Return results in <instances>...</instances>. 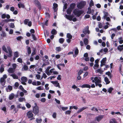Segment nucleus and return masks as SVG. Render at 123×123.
<instances>
[{
	"label": "nucleus",
	"instance_id": "obj_33",
	"mask_svg": "<svg viewBox=\"0 0 123 123\" xmlns=\"http://www.w3.org/2000/svg\"><path fill=\"white\" fill-rule=\"evenodd\" d=\"M19 53L18 52L16 51L14 53V56L16 57H18L19 56Z\"/></svg>",
	"mask_w": 123,
	"mask_h": 123
},
{
	"label": "nucleus",
	"instance_id": "obj_20",
	"mask_svg": "<svg viewBox=\"0 0 123 123\" xmlns=\"http://www.w3.org/2000/svg\"><path fill=\"white\" fill-rule=\"evenodd\" d=\"M104 80L106 82V84H108L110 83V81L109 80V79L107 77H105Z\"/></svg>",
	"mask_w": 123,
	"mask_h": 123
},
{
	"label": "nucleus",
	"instance_id": "obj_63",
	"mask_svg": "<svg viewBox=\"0 0 123 123\" xmlns=\"http://www.w3.org/2000/svg\"><path fill=\"white\" fill-rule=\"evenodd\" d=\"M83 73V71L82 70H80L78 73V75H80Z\"/></svg>",
	"mask_w": 123,
	"mask_h": 123
},
{
	"label": "nucleus",
	"instance_id": "obj_44",
	"mask_svg": "<svg viewBox=\"0 0 123 123\" xmlns=\"http://www.w3.org/2000/svg\"><path fill=\"white\" fill-rule=\"evenodd\" d=\"M23 68L24 70L25 71L27 70L28 69V67L26 65H24Z\"/></svg>",
	"mask_w": 123,
	"mask_h": 123
},
{
	"label": "nucleus",
	"instance_id": "obj_26",
	"mask_svg": "<svg viewBox=\"0 0 123 123\" xmlns=\"http://www.w3.org/2000/svg\"><path fill=\"white\" fill-rule=\"evenodd\" d=\"M117 49L120 51H121L123 49V44L119 45L117 47Z\"/></svg>",
	"mask_w": 123,
	"mask_h": 123
},
{
	"label": "nucleus",
	"instance_id": "obj_23",
	"mask_svg": "<svg viewBox=\"0 0 123 123\" xmlns=\"http://www.w3.org/2000/svg\"><path fill=\"white\" fill-rule=\"evenodd\" d=\"M75 55H74L73 56L74 57H75L76 56V55H78L79 53V50L77 48H76L74 52Z\"/></svg>",
	"mask_w": 123,
	"mask_h": 123
},
{
	"label": "nucleus",
	"instance_id": "obj_61",
	"mask_svg": "<svg viewBox=\"0 0 123 123\" xmlns=\"http://www.w3.org/2000/svg\"><path fill=\"white\" fill-rule=\"evenodd\" d=\"M36 77L37 79L39 80L41 76L37 74L36 75Z\"/></svg>",
	"mask_w": 123,
	"mask_h": 123
},
{
	"label": "nucleus",
	"instance_id": "obj_41",
	"mask_svg": "<svg viewBox=\"0 0 123 123\" xmlns=\"http://www.w3.org/2000/svg\"><path fill=\"white\" fill-rule=\"evenodd\" d=\"M43 87L41 86H40L37 87L36 88V89L38 90H43Z\"/></svg>",
	"mask_w": 123,
	"mask_h": 123
},
{
	"label": "nucleus",
	"instance_id": "obj_51",
	"mask_svg": "<svg viewBox=\"0 0 123 123\" xmlns=\"http://www.w3.org/2000/svg\"><path fill=\"white\" fill-rule=\"evenodd\" d=\"M26 106V107L28 108H30L31 107V105L30 104L28 103H27Z\"/></svg>",
	"mask_w": 123,
	"mask_h": 123
},
{
	"label": "nucleus",
	"instance_id": "obj_6",
	"mask_svg": "<svg viewBox=\"0 0 123 123\" xmlns=\"http://www.w3.org/2000/svg\"><path fill=\"white\" fill-rule=\"evenodd\" d=\"M39 108L38 106L36 105L34 107L33 109V112L35 114L38 113L39 112Z\"/></svg>",
	"mask_w": 123,
	"mask_h": 123
},
{
	"label": "nucleus",
	"instance_id": "obj_15",
	"mask_svg": "<svg viewBox=\"0 0 123 123\" xmlns=\"http://www.w3.org/2000/svg\"><path fill=\"white\" fill-rule=\"evenodd\" d=\"M12 89V86H8L6 88V90L7 92H9L11 91Z\"/></svg>",
	"mask_w": 123,
	"mask_h": 123
},
{
	"label": "nucleus",
	"instance_id": "obj_48",
	"mask_svg": "<svg viewBox=\"0 0 123 123\" xmlns=\"http://www.w3.org/2000/svg\"><path fill=\"white\" fill-rule=\"evenodd\" d=\"M17 61L18 62L20 63L22 62V59L20 58H18L17 59Z\"/></svg>",
	"mask_w": 123,
	"mask_h": 123
},
{
	"label": "nucleus",
	"instance_id": "obj_4",
	"mask_svg": "<svg viewBox=\"0 0 123 123\" xmlns=\"http://www.w3.org/2000/svg\"><path fill=\"white\" fill-rule=\"evenodd\" d=\"M86 4V2L85 1H82L79 3L77 5V7L79 9L82 8Z\"/></svg>",
	"mask_w": 123,
	"mask_h": 123
},
{
	"label": "nucleus",
	"instance_id": "obj_7",
	"mask_svg": "<svg viewBox=\"0 0 123 123\" xmlns=\"http://www.w3.org/2000/svg\"><path fill=\"white\" fill-rule=\"evenodd\" d=\"M21 83L23 85H26V83L25 82L27 80V78L26 77L23 76L21 78Z\"/></svg>",
	"mask_w": 123,
	"mask_h": 123
},
{
	"label": "nucleus",
	"instance_id": "obj_21",
	"mask_svg": "<svg viewBox=\"0 0 123 123\" xmlns=\"http://www.w3.org/2000/svg\"><path fill=\"white\" fill-rule=\"evenodd\" d=\"M118 41L120 44H122L123 43V38L122 37L119 38L118 39Z\"/></svg>",
	"mask_w": 123,
	"mask_h": 123
},
{
	"label": "nucleus",
	"instance_id": "obj_24",
	"mask_svg": "<svg viewBox=\"0 0 123 123\" xmlns=\"http://www.w3.org/2000/svg\"><path fill=\"white\" fill-rule=\"evenodd\" d=\"M106 60V57L103 58L101 61V63L103 64H105Z\"/></svg>",
	"mask_w": 123,
	"mask_h": 123
},
{
	"label": "nucleus",
	"instance_id": "obj_56",
	"mask_svg": "<svg viewBox=\"0 0 123 123\" xmlns=\"http://www.w3.org/2000/svg\"><path fill=\"white\" fill-rule=\"evenodd\" d=\"M31 35H32V38L33 39V40H36V38L35 37V34H31Z\"/></svg>",
	"mask_w": 123,
	"mask_h": 123
},
{
	"label": "nucleus",
	"instance_id": "obj_11",
	"mask_svg": "<svg viewBox=\"0 0 123 123\" xmlns=\"http://www.w3.org/2000/svg\"><path fill=\"white\" fill-rule=\"evenodd\" d=\"M51 82L55 86L58 87L59 88H60L59 83H58L57 81H51Z\"/></svg>",
	"mask_w": 123,
	"mask_h": 123
},
{
	"label": "nucleus",
	"instance_id": "obj_9",
	"mask_svg": "<svg viewBox=\"0 0 123 123\" xmlns=\"http://www.w3.org/2000/svg\"><path fill=\"white\" fill-rule=\"evenodd\" d=\"M74 14L76 16L79 17L82 13V12L81 11L79 10L75 11L74 12Z\"/></svg>",
	"mask_w": 123,
	"mask_h": 123
},
{
	"label": "nucleus",
	"instance_id": "obj_60",
	"mask_svg": "<svg viewBox=\"0 0 123 123\" xmlns=\"http://www.w3.org/2000/svg\"><path fill=\"white\" fill-rule=\"evenodd\" d=\"M91 110L92 111H98L97 109L96 108H95L94 107L92 108Z\"/></svg>",
	"mask_w": 123,
	"mask_h": 123
},
{
	"label": "nucleus",
	"instance_id": "obj_43",
	"mask_svg": "<svg viewBox=\"0 0 123 123\" xmlns=\"http://www.w3.org/2000/svg\"><path fill=\"white\" fill-rule=\"evenodd\" d=\"M99 65L98 64H95L93 66V68L95 69H97Z\"/></svg>",
	"mask_w": 123,
	"mask_h": 123
},
{
	"label": "nucleus",
	"instance_id": "obj_40",
	"mask_svg": "<svg viewBox=\"0 0 123 123\" xmlns=\"http://www.w3.org/2000/svg\"><path fill=\"white\" fill-rule=\"evenodd\" d=\"M72 11V10L71 8H68L67 10V13L68 14H70Z\"/></svg>",
	"mask_w": 123,
	"mask_h": 123
},
{
	"label": "nucleus",
	"instance_id": "obj_27",
	"mask_svg": "<svg viewBox=\"0 0 123 123\" xmlns=\"http://www.w3.org/2000/svg\"><path fill=\"white\" fill-rule=\"evenodd\" d=\"M51 33L53 35H55L57 34V32L55 29H53L52 30Z\"/></svg>",
	"mask_w": 123,
	"mask_h": 123
},
{
	"label": "nucleus",
	"instance_id": "obj_28",
	"mask_svg": "<svg viewBox=\"0 0 123 123\" xmlns=\"http://www.w3.org/2000/svg\"><path fill=\"white\" fill-rule=\"evenodd\" d=\"M4 66L3 65H1L0 68V72L2 73L4 71Z\"/></svg>",
	"mask_w": 123,
	"mask_h": 123
},
{
	"label": "nucleus",
	"instance_id": "obj_22",
	"mask_svg": "<svg viewBox=\"0 0 123 123\" xmlns=\"http://www.w3.org/2000/svg\"><path fill=\"white\" fill-rule=\"evenodd\" d=\"M18 100L19 102H22L23 101H26V99L25 98H24L20 97L18 99Z\"/></svg>",
	"mask_w": 123,
	"mask_h": 123
},
{
	"label": "nucleus",
	"instance_id": "obj_12",
	"mask_svg": "<svg viewBox=\"0 0 123 123\" xmlns=\"http://www.w3.org/2000/svg\"><path fill=\"white\" fill-rule=\"evenodd\" d=\"M103 117V116L102 115H100L96 117L95 118V120L99 122L102 119Z\"/></svg>",
	"mask_w": 123,
	"mask_h": 123
},
{
	"label": "nucleus",
	"instance_id": "obj_17",
	"mask_svg": "<svg viewBox=\"0 0 123 123\" xmlns=\"http://www.w3.org/2000/svg\"><path fill=\"white\" fill-rule=\"evenodd\" d=\"M15 71V69L12 68H10L8 70V72L10 73H12Z\"/></svg>",
	"mask_w": 123,
	"mask_h": 123
},
{
	"label": "nucleus",
	"instance_id": "obj_62",
	"mask_svg": "<svg viewBox=\"0 0 123 123\" xmlns=\"http://www.w3.org/2000/svg\"><path fill=\"white\" fill-rule=\"evenodd\" d=\"M19 94L20 96L22 97L24 95V93L23 92H21L19 93Z\"/></svg>",
	"mask_w": 123,
	"mask_h": 123
},
{
	"label": "nucleus",
	"instance_id": "obj_53",
	"mask_svg": "<svg viewBox=\"0 0 123 123\" xmlns=\"http://www.w3.org/2000/svg\"><path fill=\"white\" fill-rule=\"evenodd\" d=\"M17 66V65L15 63L13 64H12V66L13 67V68L14 69H15V68H16Z\"/></svg>",
	"mask_w": 123,
	"mask_h": 123
},
{
	"label": "nucleus",
	"instance_id": "obj_29",
	"mask_svg": "<svg viewBox=\"0 0 123 123\" xmlns=\"http://www.w3.org/2000/svg\"><path fill=\"white\" fill-rule=\"evenodd\" d=\"M110 123H117V122L116 120L113 118L110 119Z\"/></svg>",
	"mask_w": 123,
	"mask_h": 123
},
{
	"label": "nucleus",
	"instance_id": "obj_2",
	"mask_svg": "<svg viewBox=\"0 0 123 123\" xmlns=\"http://www.w3.org/2000/svg\"><path fill=\"white\" fill-rule=\"evenodd\" d=\"M51 68V67L50 66L48 67L45 70V72L48 76H49L52 73H53V71L55 70L54 68L51 69L50 70Z\"/></svg>",
	"mask_w": 123,
	"mask_h": 123
},
{
	"label": "nucleus",
	"instance_id": "obj_50",
	"mask_svg": "<svg viewBox=\"0 0 123 123\" xmlns=\"http://www.w3.org/2000/svg\"><path fill=\"white\" fill-rule=\"evenodd\" d=\"M89 5L90 6H92L94 5V3L92 0H91Z\"/></svg>",
	"mask_w": 123,
	"mask_h": 123
},
{
	"label": "nucleus",
	"instance_id": "obj_45",
	"mask_svg": "<svg viewBox=\"0 0 123 123\" xmlns=\"http://www.w3.org/2000/svg\"><path fill=\"white\" fill-rule=\"evenodd\" d=\"M29 20L28 19H26L24 21V24L25 25H27L29 22Z\"/></svg>",
	"mask_w": 123,
	"mask_h": 123
},
{
	"label": "nucleus",
	"instance_id": "obj_57",
	"mask_svg": "<svg viewBox=\"0 0 123 123\" xmlns=\"http://www.w3.org/2000/svg\"><path fill=\"white\" fill-rule=\"evenodd\" d=\"M61 75H58L57 78V79L59 80H61Z\"/></svg>",
	"mask_w": 123,
	"mask_h": 123
},
{
	"label": "nucleus",
	"instance_id": "obj_55",
	"mask_svg": "<svg viewBox=\"0 0 123 123\" xmlns=\"http://www.w3.org/2000/svg\"><path fill=\"white\" fill-rule=\"evenodd\" d=\"M71 113V111L70 110H68L66 111L65 113L66 114H70Z\"/></svg>",
	"mask_w": 123,
	"mask_h": 123
},
{
	"label": "nucleus",
	"instance_id": "obj_10",
	"mask_svg": "<svg viewBox=\"0 0 123 123\" xmlns=\"http://www.w3.org/2000/svg\"><path fill=\"white\" fill-rule=\"evenodd\" d=\"M83 32L85 34L87 33L88 34L90 33V32L89 30V27L88 26L85 27L83 31Z\"/></svg>",
	"mask_w": 123,
	"mask_h": 123
},
{
	"label": "nucleus",
	"instance_id": "obj_49",
	"mask_svg": "<svg viewBox=\"0 0 123 123\" xmlns=\"http://www.w3.org/2000/svg\"><path fill=\"white\" fill-rule=\"evenodd\" d=\"M2 49L5 52L7 51L5 45H3V46L2 47Z\"/></svg>",
	"mask_w": 123,
	"mask_h": 123
},
{
	"label": "nucleus",
	"instance_id": "obj_47",
	"mask_svg": "<svg viewBox=\"0 0 123 123\" xmlns=\"http://www.w3.org/2000/svg\"><path fill=\"white\" fill-rule=\"evenodd\" d=\"M40 100L41 102L44 103L45 102L46 100L45 98H42Z\"/></svg>",
	"mask_w": 123,
	"mask_h": 123
},
{
	"label": "nucleus",
	"instance_id": "obj_31",
	"mask_svg": "<svg viewBox=\"0 0 123 123\" xmlns=\"http://www.w3.org/2000/svg\"><path fill=\"white\" fill-rule=\"evenodd\" d=\"M34 3L38 6H40V4L37 0H35L34 1Z\"/></svg>",
	"mask_w": 123,
	"mask_h": 123
},
{
	"label": "nucleus",
	"instance_id": "obj_13",
	"mask_svg": "<svg viewBox=\"0 0 123 123\" xmlns=\"http://www.w3.org/2000/svg\"><path fill=\"white\" fill-rule=\"evenodd\" d=\"M10 75L14 79H17L18 78V76L15 74L13 73V74H11Z\"/></svg>",
	"mask_w": 123,
	"mask_h": 123
},
{
	"label": "nucleus",
	"instance_id": "obj_36",
	"mask_svg": "<svg viewBox=\"0 0 123 123\" xmlns=\"http://www.w3.org/2000/svg\"><path fill=\"white\" fill-rule=\"evenodd\" d=\"M68 108V107H62L60 108V109L61 110V109L62 110L64 111L67 110Z\"/></svg>",
	"mask_w": 123,
	"mask_h": 123
},
{
	"label": "nucleus",
	"instance_id": "obj_18",
	"mask_svg": "<svg viewBox=\"0 0 123 123\" xmlns=\"http://www.w3.org/2000/svg\"><path fill=\"white\" fill-rule=\"evenodd\" d=\"M66 18L68 19L71 21L72 20L73 17L71 16L67 15L66 14L65 15Z\"/></svg>",
	"mask_w": 123,
	"mask_h": 123
},
{
	"label": "nucleus",
	"instance_id": "obj_35",
	"mask_svg": "<svg viewBox=\"0 0 123 123\" xmlns=\"http://www.w3.org/2000/svg\"><path fill=\"white\" fill-rule=\"evenodd\" d=\"M1 109L4 111L5 114H6L7 111L6 107L5 106L2 107L1 108Z\"/></svg>",
	"mask_w": 123,
	"mask_h": 123
},
{
	"label": "nucleus",
	"instance_id": "obj_59",
	"mask_svg": "<svg viewBox=\"0 0 123 123\" xmlns=\"http://www.w3.org/2000/svg\"><path fill=\"white\" fill-rule=\"evenodd\" d=\"M21 104H18L17 106V108H21Z\"/></svg>",
	"mask_w": 123,
	"mask_h": 123
},
{
	"label": "nucleus",
	"instance_id": "obj_54",
	"mask_svg": "<svg viewBox=\"0 0 123 123\" xmlns=\"http://www.w3.org/2000/svg\"><path fill=\"white\" fill-rule=\"evenodd\" d=\"M1 35L3 37H6V35L5 32H2V33Z\"/></svg>",
	"mask_w": 123,
	"mask_h": 123
},
{
	"label": "nucleus",
	"instance_id": "obj_52",
	"mask_svg": "<svg viewBox=\"0 0 123 123\" xmlns=\"http://www.w3.org/2000/svg\"><path fill=\"white\" fill-rule=\"evenodd\" d=\"M96 71L98 73H99L100 74H102V72L101 71V69H98Z\"/></svg>",
	"mask_w": 123,
	"mask_h": 123
},
{
	"label": "nucleus",
	"instance_id": "obj_30",
	"mask_svg": "<svg viewBox=\"0 0 123 123\" xmlns=\"http://www.w3.org/2000/svg\"><path fill=\"white\" fill-rule=\"evenodd\" d=\"M18 7L19 8L21 7L24 8L25 7L24 5L22 4L21 3H19L18 4Z\"/></svg>",
	"mask_w": 123,
	"mask_h": 123
},
{
	"label": "nucleus",
	"instance_id": "obj_38",
	"mask_svg": "<svg viewBox=\"0 0 123 123\" xmlns=\"http://www.w3.org/2000/svg\"><path fill=\"white\" fill-rule=\"evenodd\" d=\"M113 89L111 87H110L109 88L107 89V91L109 93H111L112 92V91L113 90Z\"/></svg>",
	"mask_w": 123,
	"mask_h": 123
},
{
	"label": "nucleus",
	"instance_id": "obj_58",
	"mask_svg": "<svg viewBox=\"0 0 123 123\" xmlns=\"http://www.w3.org/2000/svg\"><path fill=\"white\" fill-rule=\"evenodd\" d=\"M35 65H32L30 66V69H31V68L34 69V68H35Z\"/></svg>",
	"mask_w": 123,
	"mask_h": 123
},
{
	"label": "nucleus",
	"instance_id": "obj_32",
	"mask_svg": "<svg viewBox=\"0 0 123 123\" xmlns=\"http://www.w3.org/2000/svg\"><path fill=\"white\" fill-rule=\"evenodd\" d=\"M67 37L68 38L71 39L72 38V36L70 33H68L67 34Z\"/></svg>",
	"mask_w": 123,
	"mask_h": 123
},
{
	"label": "nucleus",
	"instance_id": "obj_37",
	"mask_svg": "<svg viewBox=\"0 0 123 123\" xmlns=\"http://www.w3.org/2000/svg\"><path fill=\"white\" fill-rule=\"evenodd\" d=\"M42 119L41 118H37L36 119V121L37 123H40L42 122Z\"/></svg>",
	"mask_w": 123,
	"mask_h": 123
},
{
	"label": "nucleus",
	"instance_id": "obj_3",
	"mask_svg": "<svg viewBox=\"0 0 123 123\" xmlns=\"http://www.w3.org/2000/svg\"><path fill=\"white\" fill-rule=\"evenodd\" d=\"M7 78V76L6 75H4L3 77L1 78L0 80V83L2 86H4L5 84L6 81L5 80Z\"/></svg>",
	"mask_w": 123,
	"mask_h": 123
},
{
	"label": "nucleus",
	"instance_id": "obj_16",
	"mask_svg": "<svg viewBox=\"0 0 123 123\" xmlns=\"http://www.w3.org/2000/svg\"><path fill=\"white\" fill-rule=\"evenodd\" d=\"M15 95L13 93H12L9 95V100H11L13 99L15 97Z\"/></svg>",
	"mask_w": 123,
	"mask_h": 123
},
{
	"label": "nucleus",
	"instance_id": "obj_34",
	"mask_svg": "<svg viewBox=\"0 0 123 123\" xmlns=\"http://www.w3.org/2000/svg\"><path fill=\"white\" fill-rule=\"evenodd\" d=\"M88 40L87 39L85 38L84 40V42L85 45H86L88 44Z\"/></svg>",
	"mask_w": 123,
	"mask_h": 123
},
{
	"label": "nucleus",
	"instance_id": "obj_8",
	"mask_svg": "<svg viewBox=\"0 0 123 123\" xmlns=\"http://www.w3.org/2000/svg\"><path fill=\"white\" fill-rule=\"evenodd\" d=\"M33 114L31 111H29L27 113V117L29 118L32 117L33 116Z\"/></svg>",
	"mask_w": 123,
	"mask_h": 123
},
{
	"label": "nucleus",
	"instance_id": "obj_46",
	"mask_svg": "<svg viewBox=\"0 0 123 123\" xmlns=\"http://www.w3.org/2000/svg\"><path fill=\"white\" fill-rule=\"evenodd\" d=\"M56 50L58 51H61L62 50L61 48L60 47H56L55 48Z\"/></svg>",
	"mask_w": 123,
	"mask_h": 123
},
{
	"label": "nucleus",
	"instance_id": "obj_14",
	"mask_svg": "<svg viewBox=\"0 0 123 123\" xmlns=\"http://www.w3.org/2000/svg\"><path fill=\"white\" fill-rule=\"evenodd\" d=\"M81 87L82 88H90L91 86L88 84H84L82 85Z\"/></svg>",
	"mask_w": 123,
	"mask_h": 123
},
{
	"label": "nucleus",
	"instance_id": "obj_1",
	"mask_svg": "<svg viewBox=\"0 0 123 123\" xmlns=\"http://www.w3.org/2000/svg\"><path fill=\"white\" fill-rule=\"evenodd\" d=\"M94 81L95 85L96 86H98L100 87H101L102 85L100 84L101 83V79L99 77H94Z\"/></svg>",
	"mask_w": 123,
	"mask_h": 123
},
{
	"label": "nucleus",
	"instance_id": "obj_25",
	"mask_svg": "<svg viewBox=\"0 0 123 123\" xmlns=\"http://www.w3.org/2000/svg\"><path fill=\"white\" fill-rule=\"evenodd\" d=\"M54 7L53 9L55 12H56L57 10L56 9V8L58 6V5L56 3H54L53 5Z\"/></svg>",
	"mask_w": 123,
	"mask_h": 123
},
{
	"label": "nucleus",
	"instance_id": "obj_5",
	"mask_svg": "<svg viewBox=\"0 0 123 123\" xmlns=\"http://www.w3.org/2000/svg\"><path fill=\"white\" fill-rule=\"evenodd\" d=\"M7 51L5 52L9 54L8 55V57H11L12 55V50L9 46H8L7 47Z\"/></svg>",
	"mask_w": 123,
	"mask_h": 123
},
{
	"label": "nucleus",
	"instance_id": "obj_42",
	"mask_svg": "<svg viewBox=\"0 0 123 123\" xmlns=\"http://www.w3.org/2000/svg\"><path fill=\"white\" fill-rule=\"evenodd\" d=\"M27 53L29 54H30L31 53V50L30 47H28L27 49Z\"/></svg>",
	"mask_w": 123,
	"mask_h": 123
},
{
	"label": "nucleus",
	"instance_id": "obj_39",
	"mask_svg": "<svg viewBox=\"0 0 123 123\" xmlns=\"http://www.w3.org/2000/svg\"><path fill=\"white\" fill-rule=\"evenodd\" d=\"M64 41V39L62 38H60L59 40V43L62 44V43H63Z\"/></svg>",
	"mask_w": 123,
	"mask_h": 123
},
{
	"label": "nucleus",
	"instance_id": "obj_19",
	"mask_svg": "<svg viewBox=\"0 0 123 123\" xmlns=\"http://www.w3.org/2000/svg\"><path fill=\"white\" fill-rule=\"evenodd\" d=\"M88 108L87 107H82L79 110L77 111V113H79L80 112H81L82 111L84 110L87 109Z\"/></svg>",
	"mask_w": 123,
	"mask_h": 123
},
{
	"label": "nucleus",
	"instance_id": "obj_64",
	"mask_svg": "<svg viewBox=\"0 0 123 123\" xmlns=\"http://www.w3.org/2000/svg\"><path fill=\"white\" fill-rule=\"evenodd\" d=\"M6 14H3L2 15L1 17L2 18H6Z\"/></svg>",
	"mask_w": 123,
	"mask_h": 123
}]
</instances>
